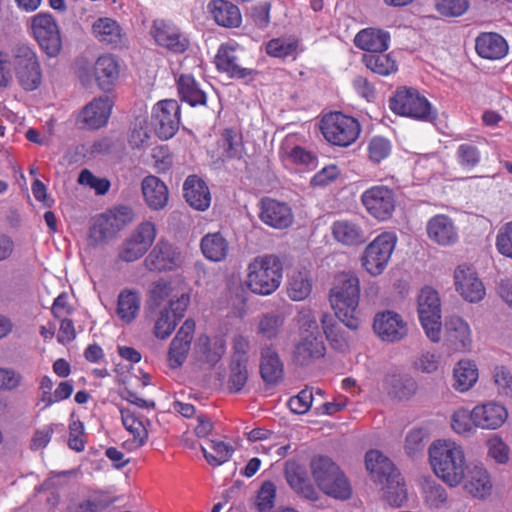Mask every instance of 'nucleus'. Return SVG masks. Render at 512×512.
<instances>
[{"label":"nucleus","instance_id":"1","mask_svg":"<svg viewBox=\"0 0 512 512\" xmlns=\"http://www.w3.org/2000/svg\"><path fill=\"white\" fill-rule=\"evenodd\" d=\"M360 281L352 272H342L335 277L329 293L332 309L346 327L351 330L358 329L359 318Z\"/></svg>","mask_w":512,"mask_h":512},{"label":"nucleus","instance_id":"2","mask_svg":"<svg viewBox=\"0 0 512 512\" xmlns=\"http://www.w3.org/2000/svg\"><path fill=\"white\" fill-rule=\"evenodd\" d=\"M429 460L435 474L451 487L462 482L465 457L455 442L438 440L429 447Z\"/></svg>","mask_w":512,"mask_h":512},{"label":"nucleus","instance_id":"3","mask_svg":"<svg viewBox=\"0 0 512 512\" xmlns=\"http://www.w3.org/2000/svg\"><path fill=\"white\" fill-rule=\"evenodd\" d=\"M246 285L259 295H270L278 289L282 281L283 264L274 254L255 257L248 265Z\"/></svg>","mask_w":512,"mask_h":512},{"label":"nucleus","instance_id":"4","mask_svg":"<svg viewBox=\"0 0 512 512\" xmlns=\"http://www.w3.org/2000/svg\"><path fill=\"white\" fill-rule=\"evenodd\" d=\"M312 476L318 488L326 495L341 501L352 496L350 481L329 457L318 456L311 460Z\"/></svg>","mask_w":512,"mask_h":512},{"label":"nucleus","instance_id":"5","mask_svg":"<svg viewBox=\"0 0 512 512\" xmlns=\"http://www.w3.org/2000/svg\"><path fill=\"white\" fill-rule=\"evenodd\" d=\"M417 312L426 336L432 342L441 339V302L439 294L431 287H424L417 297Z\"/></svg>","mask_w":512,"mask_h":512},{"label":"nucleus","instance_id":"6","mask_svg":"<svg viewBox=\"0 0 512 512\" xmlns=\"http://www.w3.org/2000/svg\"><path fill=\"white\" fill-rule=\"evenodd\" d=\"M12 64L18 83L26 91L37 89L42 81L40 64L35 52L26 44H17L12 50Z\"/></svg>","mask_w":512,"mask_h":512},{"label":"nucleus","instance_id":"7","mask_svg":"<svg viewBox=\"0 0 512 512\" xmlns=\"http://www.w3.org/2000/svg\"><path fill=\"white\" fill-rule=\"evenodd\" d=\"M390 108L398 115L420 120L434 119L428 100L413 88H400L390 98Z\"/></svg>","mask_w":512,"mask_h":512},{"label":"nucleus","instance_id":"8","mask_svg":"<svg viewBox=\"0 0 512 512\" xmlns=\"http://www.w3.org/2000/svg\"><path fill=\"white\" fill-rule=\"evenodd\" d=\"M396 245V237L391 233L377 236L361 256L363 268L372 276H378L387 267Z\"/></svg>","mask_w":512,"mask_h":512},{"label":"nucleus","instance_id":"9","mask_svg":"<svg viewBox=\"0 0 512 512\" xmlns=\"http://www.w3.org/2000/svg\"><path fill=\"white\" fill-rule=\"evenodd\" d=\"M157 235L156 226L149 221L140 223L118 248V258L124 262L140 259L152 246Z\"/></svg>","mask_w":512,"mask_h":512},{"label":"nucleus","instance_id":"10","mask_svg":"<svg viewBox=\"0 0 512 512\" xmlns=\"http://www.w3.org/2000/svg\"><path fill=\"white\" fill-rule=\"evenodd\" d=\"M184 256L181 249L161 238L144 259V266L153 272L173 271L182 266Z\"/></svg>","mask_w":512,"mask_h":512},{"label":"nucleus","instance_id":"11","mask_svg":"<svg viewBox=\"0 0 512 512\" xmlns=\"http://www.w3.org/2000/svg\"><path fill=\"white\" fill-rule=\"evenodd\" d=\"M32 29L41 49L50 57L57 56L62 48L59 27L49 14H38L33 17Z\"/></svg>","mask_w":512,"mask_h":512},{"label":"nucleus","instance_id":"12","mask_svg":"<svg viewBox=\"0 0 512 512\" xmlns=\"http://www.w3.org/2000/svg\"><path fill=\"white\" fill-rule=\"evenodd\" d=\"M366 211L380 221L392 217L395 210V194L387 186H374L366 190L361 196Z\"/></svg>","mask_w":512,"mask_h":512},{"label":"nucleus","instance_id":"13","mask_svg":"<svg viewBox=\"0 0 512 512\" xmlns=\"http://www.w3.org/2000/svg\"><path fill=\"white\" fill-rule=\"evenodd\" d=\"M373 330L383 342L395 343L407 336L408 325L400 314L385 311L375 315Z\"/></svg>","mask_w":512,"mask_h":512},{"label":"nucleus","instance_id":"14","mask_svg":"<svg viewBox=\"0 0 512 512\" xmlns=\"http://www.w3.org/2000/svg\"><path fill=\"white\" fill-rule=\"evenodd\" d=\"M259 208L260 220L274 229H285L293 223L292 210L284 202L263 198L259 203Z\"/></svg>","mask_w":512,"mask_h":512},{"label":"nucleus","instance_id":"15","mask_svg":"<svg viewBox=\"0 0 512 512\" xmlns=\"http://www.w3.org/2000/svg\"><path fill=\"white\" fill-rule=\"evenodd\" d=\"M194 331L195 322L187 319L171 341L168 351V362L171 368H178L186 361Z\"/></svg>","mask_w":512,"mask_h":512},{"label":"nucleus","instance_id":"16","mask_svg":"<svg viewBox=\"0 0 512 512\" xmlns=\"http://www.w3.org/2000/svg\"><path fill=\"white\" fill-rule=\"evenodd\" d=\"M456 290L461 296L473 303L485 296V288L477 273L470 267L459 266L454 274Z\"/></svg>","mask_w":512,"mask_h":512},{"label":"nucleus","instance_id":"17","mask_svg":"<svg viewBox=\"0 0 512 512\" xmlns=\"http://www.w3.org/2000/svg\"><path fill=\"white\" fill-rule=\"evenodd\" d=\"M326 347L322 336H313L305 334L299 336L298 342L294 346L293 361L300 366H308L316 360L324 357Z\"/></svg>","mask_w":512,"mask_h":512},{"label":"nucleus","instance_id":"18","mask_svg":"<svg viewBox=\"0 0 512 512\" xmlns=\"http://www.w3.org/2000/svg\"><path fill=\"white\" fill-rule=\"evenodd\" d=\"M428 238L440 246H452L459 236L454 221L444 214L432 217L426 225Z\"/></svg>","mask_w":512,"mask_h":512},{"label":"nucleus","instance_id":"19","mask_svg":"<svg viewBox=\"0 0 512 512\" xmlns=\"http://www.w3.org/2000/svg\"><path fill=\"white\" fill-rule=\"evenodd\" d=\"M111 109L112 102L108 97L95 99L82 109L77 123L88 128H103L108 123Z\"/></svg>","mask_w":512,"mask_h":512},{"label":"nucleus","instance_id":"20","mask_svg":"<svg viewBox=\"0 0 512 512\" xmlns=\"http://www.w3.org/2000/svg\"><path fill=\"white\" fill-rule=\"evenodd\" d=\"M507 415L505 407L494 402L477 405L472 409L473 424L482 429L499 428L505 422Z\"/></svg>","mask_w":512,"mask_h":512},{"label":"nucleus","instance_id":"21","mask_svg":"<svg viewBox=\"0 0 512 512\" xmlns=\"http://www.w3.org/2000/svg\"><path fill=\"white\" fill-rule=\"evenodd\" d=\"M445 342L454 351H466L471 347L469 325L458 316L449 317L444 324Z\"/></svg>","mask_w":512,"mask_h":512},{"label":"nucleus","instance_id":"22","mask_svg":"<svg viewBox=\"0 0 512 512\" xmlns=\"http://www.w3.org/2000/svg\"><path fill=\"white\" fill-rule=\"evenodd\" d=\"M365 464L373 479L381 484L397 482L399 471L394 464L378 450H370L366 453Z\"/></svg>","mask_w":512,"mask_h":512},{"label":"nucleus","instance_id":"23","mask_svg":"<svg viewBox=\"0 0 512 512\" xmlns=\"http://www.w3.org/2000/svg\"><path fill=\"white\" fill-rule=\"evenodd\" d=\"M462 481L466 492L475 498L483 499L491 493L490 475L482 466H466Z\"/></svg>","mask_w":512,"mask_h":512},{"label":"nucleus","instance_id":"24","mask_svg":"<svg viewBox=\"0 0 512 512\" xmlns=\"http://www.w3.org/2000/svg\"><path fill=\"white\" fill-rule=\"evenodd\" d=\"M151 128H178L180 125V106L175 100L158 102L151 114Z\"/></svg>","mask_w":512,"mask_h":512},{"label":"nucleus","instance_id":"25","mask_svg":"<svg viewBox=\"0 0 512 512\" xmlns=\"http://www.w3.org/2000/svg\"><path fill=\"white\" fill-rule=\"evenodd\" d=\"M152 33L159 45L175 53H183L188 48V40L163 20L154 21Z\"/></svg>","mask_w":512,"mask_h":512},{"label":"nucleus","instance_id":"26","mask_svg":"<svg viewBox=\"0 0 512 512\" xmlns=\"http://www.w3.org/2000/svg\"><path fill=\"white\" fill-rule=\"evenodd\" d=\"M186 202L194 209L204 211L210 206L211 195L206 183L196 175L187 177L183 184Z\"/></svg>","mask_w":512,"mask_h":512},{"label":"nucleus","instance_id":"27","mask_svg":"<svg viewBox=\"0 0 512 512\" xmlns=\"http://www.w3.org/2000/svg\"><path fill=\"white\" fill-rule=\"evenodd\" d=\"M144 200L152 210L163 209L168 202V188L163 181L154 175L146 176L141 183Z\"/></svg>","mask_w":512,"mask_h":512},{"label":"nucleus","instance_id":"28","mask_svg":"<svg viewBox=\"0 0 512 512\" xmlns=\"http://www.w3.org/2000/svg\"><path fill=\"white\" fill-rule=\"evenodd\" d=\"M390 35L388 32L377 28H366L357 33L354 44L368 54L384 52L388 49Z\"/></svg>","mask_w":512,"mask_h":512},{"label":"nucleus","instance_id":"29","mask_svg":"<svg viewBox=\"0 0 512 512\" xmlns=\"http://www.w3.org/2000/svg\"><path fill=\"white\" fill-rule=\"evenodd\" d=\"M92 31L97 40L111 47L122 46L125 35L120 25L111 18H99L92 26Z\"/></svg>","mask_w":512,"mask_h":512},{"label":"nucleus","instance_id":"30","mask_svg":"<svg viewBox=\"0 0 512 512\" xmlns=\"http://www.w3.org/2000/svg\"><path fill=\"white\" fill-rule=\"evenodd\" d=\"M384 389L391 398L408 400L416 393L418 385L409 375L390 374L384 379Z\"/></svg>","mask_w":512,"mask_h":512},{"label":"nucleus","instance_id":"31","mask_svg":"<svg viewBox=\"0 0 512 512\" xmlns=\"http://www.w3.org/2000/svg\"><path fill=\"white\" fill-rule=\"evenodd\" d=\"M476 51L479 56L487 59H500L506 55L508 45L497 33H482L476 39Z\"/></svg>","mask_w":512,"mask_h":512},{"label":"nucleus","instance_id":"32","mask_svg":"<svg viewBox=\"0 0 512 512\" xmlns=\"http://www.w3.org/2000/svg\"><path fill=\"white\" fill-rule=\"evenodd\" d=\"M260 374L267 384H276L283 376V364L272 346L261 349Z\"/></svg>","mask_w":512,"mask_h":512},{"label":"nucleus","instance_id":"33","mask_svg":"<svg viewBox=\"0 0 512 512\" xmlns=\"http://www.w3.org/2000/svg\"><path fill=\"white\" fill-rule=\"evenodd\" d=\"M334 238L347 246L362 244L366 241V234L362 227L349 220H338L332 225Z\"/></svg>","mask_w":512,"mask_h":512},{"label":"nucleus","instance_id":"34","mask_svg":"<svg viewBox=\"0 0 512 512\" xmlns=\"http://www.w3.org/2000/svg\"><path fill=\"white\" fill-rule=\"evenodd\" d=\"M285 475L290 487L298 494L311 501L318 499V493L306 477L305 471L302 467L294 463L287 464L285 468Z\"/></svg>","mask_w":512,"mask_h":512},{"label":"nucleus","instance_id":"35","mask_svg":"<svg viewBox=\"0 0 512 512\" xmlns=\"http://www.w3.org/2000/svg\"><path fill=\"white\" fill-rule=\"evenodd\" d=\"M214 20L220 26L232 28L241 23L239 8L227 0H212L209 4Z\"/></svg>","mask_w":512,"mask_h":512},{"label":"nucleus","instance_id":"36","mask_svg":"<svg viewBox=\"0 0 512 512\" xmlns=\"http://www.w3.org/2000/svg\"><path fill=\"white\" fill-rule=\"evenodd\" d=\"M94 75L98 85L103 90H109L110 86L119 77V65L112 55L100 56L94 65Z\"/></svg>","mask_w":512,"mask_h":512},{"label":"nucleus","instance_id":"37","mask_svg":"<svg viewBox=\"0 0 512 512\" xmlns=\"http://www.w3.org/2000/svg\"><path fill=\"white\" fill-rule=\"evenodd\" d=\"M197 352L201 354V361L214 366L224 355L226 343L223 337H214L212 339L203 336L200 337L196 345Z\"/></svg>","mask_w":512,"mask_h":512},{"label":"nucleus","instance_id":"38","mask_svg":"<svg viewBox=\"0 0 512 512\" xmlns=\"http://www.w3.org/2000/svg\"><path fill=\"white\" fill-rule=\"evenodd\" d=\"M453 387L459 392L468 391L478 379L476 364L469 360L459 361L453 370Z\"/></svg>","mask_w":512,"mask_h":512},{"label":"nucleus","instance_id":"39","mask_svg":"<svg viewBox=\"0 0 512 512\" xmlns=\"http://www.w3.org/2000/svg\"><path fill=\"white\" fill-rule=\"evenodd\" d=\"M200 246L203 255L214 262L224 260L229 249L228 242L219 232L205 235Z\"/></svg>","mask_w":512,"mask_h":512},{"label":"nucleus","instance_id":"40","mask_svg":"<svg viewBox=\"0 0 512 512\" xmlns=\"http://www.w3.org/2000/svg\"><path fill=\"white\" fill-rule=\"evenodd\" d=\"M284 322L285 317L280 313H264L258 319L257 335L267 340H273L281 333Z\"/></svg>","mask_w":512,"mask_h":512},{"label":"nucleus","instance_id":"41","mask_svg":"<svg viewBox=\"0 0 512 512\" xmlns=\"http://www.w3.org/2000/svg\"><path fill=\"white\" fill-rule=\"evenodd\" d=\"M242 134L241 130H224L219 140V147L222 148L221 159L223 161L240 159L242 156Z\"/></svg>","mask_w":512,"mask_h":512},{"label":"nucleus","instance_id":"42","mask_svg":"<svg viewBox=\"0 0 512 512\" xmlns=\"http://www.w3.org/2000/svg\"><path fill=\"white\" fill-rule=\"evenodd\" d=\"M234 49L221 46L216 55V65L219 70L225 71L232 77L245 78L246 76L253 73L252 70L247 68H241L236 63V57L234 56Z\"/></svg>","mask_w":512,"mask_h":512},{"label":"nucleus","instance_id":"43","mask_svg":"<svg viewBox=\"0 0 512 512\" xmlns=\"http://www.w3.org/2000/svg\"><path fill=\"white\" fill-rule=\"evenodd\" d=\"M178 92L183 101L191 106L204 105L206 103L205 93L198 87L191 75H181L178 79Z\"/></svg>","mask_w":512,"mask_h":512},{"label":"nucleus","instance_id":"44","mask_svg":"<svg viewBox=\"0 0 512 512\" xmlns=\"http://www.w3.org/2000/svg\"><path fill=\"white\" fill-rule=\"evenodd\" d=\"M140 308V298L133 291H123L118 296L117 315L126 323L135 319Z\"/></svg>","mask_w":512,"mask_h":512},{"label":"nucleus","instance_id":"45","mask_svg":"<svg viewBox=\"0 0 512 512\" xmlns=\"http://www.w3.org/2000/svg\"><path fill=\"white\" fill-rule=\"evenodd\" d=\"M119 231L106 216L105 213L99 215L89 231L90 240L94 245L106 242L114 238Z\"/></svg>","mask_w":512,"mask_h":512},{"label":"nucleus","instance_id":"46","mask_svg":"<svg viewBox=\"0 0 512 512\" xmlns=\"http://www.w3.org/2000/svg\"><path fill=\"white\" fill-rule=\"evenodd\" d=\"M362 60L368 69L379 75L386 76L397 70L396 61L383 52L365 54Z\"/></svg>","mask_w":512,"mask_h":512},{"label":"nucleus","instance_id":"47","mask_svg":"<svg viewBox=\"0 0 512 512\" xmlns=\"http://www.w3.org/2000/svg\"><path fill=\"white\" fill-rule=\"evenodd\" d=\"M121 417L124 427L133 435L137 447L143 446L148 439V432L142 421L138 420L129 409H122Z\"/></svg>","mask_w":512,"mask_h":512},{"label":"nucleus","instance_id":"48","mask_svg":"<svg viewBox=\"0 0 512 512\" xmlns=\"http://www.w3.org/2000/svg\"><path fill=\"white\" fill-rule=\"evenodd\" d=\"M209 448L211 451L202 447V452L207 462L214 466L221 465L228 461L233 452V448L223 441L211 440Z\"/></svg>","mask_w":512,"mask_h":512},{"label":"nucleus","instance_id":"49","mask_svg":"<svg viewBox=\"0 0 512 512\" xmlns=\"http://www.w3.org/2000/svg\"><path fill=\"white\" fill-rule=\"evenodd\" d=\"M319 128H360V123L354 117L333 111L322 116Z\"/></svg>","mask_w":512,"mask_h":512},{"label":"nucleus","instance_id":"50","mask_svg":"<svg viewBox=\"0 0 512 512\" xmlns=\"http://www.w3.org/2000/svg\"><path fill=\"white\" fill-rule=\"evenodd\" d=\"M311 292V284L305 272H297L289 281L288 295L294 301L305 299Z\"/></svg>","mask_w":512,"mask_h":512},{"label":"nucleus","instance_id":"51","mask_svg":"<svg viewBox=\"0 0 512 512\" xmlns=\"http://www.w3.org/2000/svg\"><path fill=\"white\" fill-rule=\"evenodd\" d=\"M423 493L425 500L433 507H440L447 501V492L445 488L432 480H426L423 484Z\"/></svg>","mask_w":512,"mask_h":512},{"label":"nucleus","instance_id":"52","mask_svg":"<svg viewBox=\"0 0 512 512\" xmlns=\"http://www.w3.org/2000/svg\"><path fill=\"white\" fill-rule=\"evenodd\" d=\"M296 321L299 326V336L311 334L313 336H322L317 324L316 316L309 308H302L297 316Z\"/></svg>","mask_w":512,"mask_h":512},{"label":"nucleus","instance_id":"53","mask_svg":"<svg viewBox=\"0 0 512 512\" xmlns=\"http://www.w3.org/2000/svg\"><path fill=\"white\" fill-rule=\"evenodd\" d=\"M321 133L332 145L347 147L358 139L360 130H321Z\"/></svg>","mask_w":512,"mask_h":512},{"label":"nucleus","instance_id":"54","mask_svg":"<svg viewBox=\"0 0 512 512\" xmlns=\"http://www.w3.org/2000/svg\"><path fill=\"white\" fill-rule=\"evenodd\" d=\"M248 379L247 363L231 362L227 387L231 392L240 391Z\"/></svg>","mask_w":512,"mask_h":512},{"label":"nucleus","instance_id":"55","mask_svg":"<svg viewBox=\"0 0 512 512\" xmlns=\"http://www.w3.org/2000/svg\"><path fill=\"white\" fill-rule=\"evenodd\" d=\"M385 498L393 506H401L407 498L406 489L401 475L397 477V482L384 483Z\"/></svg>","mask_w":512,"mask_h":512},{"label":"nucleus","instance_id":"56","mask_svg":"<svg viewBox=\"0 0 512 512\" xmlns=\"http://www.w3.org/2000/svg\"><path fill=\"white\" fill-rule=\"evenodd\" d=\"M469 8L468 0H438L437 11L445 17H458L464 14Z\"/></svg>","mask_w":512,"mask_h":512},{"label":"nucleus","instance_id":"57","mask_svg":"<svg viewBox=\"0 0 512 512\" xmlns=\"http://www.w3.org/2000/svg\"><path fill=\"white\" fill-rule=\"evenodd\" d=\"M177 319L174 318L168 309L160 312L154 326V334L157 338L166 339L174 331L177 325Z\"/></svg>","mask_w":512,"mask_h":512},{"label":"nucleus","instance_id":"58","mask_svg":"<svg viewBox=\"0 0 512 512\" xmlns=\"http://www.w3.org/2000/svg\"><path fill=\"white\" fill-rule=\"evenodd\" d=\"M472 410L458 409L454 412L451 420L453 430L462 435H468L473 431Z\"/></svg>","mask_w":512,"mask_h":512},{"label":"nucleus","instance_id":"59","mask_svg":"<svg viewBox=\"0 0 512 512\" xmlns=\"http://www.w3.org/2000/svg\"><path fill=\"white\" fill-rule=\"evenodd\" d=\"M116 229L120 232L134 219L132 208L128 206H118L105 212Z\"/></svg>","mask_w":512,"mask_h":512},{"label":"nucleus","instance_id":"60","mask_svg":"<svg viewBox=\"0 0 512 512\" xmlns=\"http://www.w3.org/2000/svg\"><path fill=\"white\" fill-rule=\"evenodd\" d=\"M276 497V486L271 481H264L261 485L256 506L260 512H266L274 506V500Z\"/></svg>","mask_w":512,"mask_h":512},{"label":"nucleus","instance_id":"61","mask_svg":"<svg viewBox=\"0 0 512 512\" xmlns=\"http://www.w3.org/2000/svg\"><path fill=\"white\" fill-rule=\"evenodd\" d=\"M494 383L502 396H512V373L505 366H497L493 371Z\"/></svg>","mask_w":512,"mask_h":512},{"label":"nucleus","instance_id":"62","mask_svg":"<svg viewBox=\"0 0 512 512\" xmlns=\"http://www.w3.org/2000/svg\"><path fill=\"white\" fill-rule=\"evenodd\" d=\"M78 182L93 188L98 195L106 194L110 187V182L106 178H98L87 169L81 171Z\"/></svg>","mask_w":512,"mask_h":512},{"label":"nucleus","instance_id":"63","mask_svg":"<svg viewBox=\"0 0 512 512\" xmlns=\"http://www.w3.org/2000/svg\"><path fill=\"white\" fill-rule=\"evenodd\" d=\"M312 401V391L304 389L300 391L298 395L289 399L288 406L293 413L304 414L310 409Z\"/></svg>","mask_w":512,"mask_h":512},{"label":"nucleus","instance_id":"64","mask_svg":"<svg viewBox=\"0 0 512 512\" xmlns=\"http://www.w3.org/2000/svg\"><path fill=\"white\" fill-rule=\"evenodd\" d=\"M496 247L502 255L512 258V222L505 224L499 230Z\"/></svg>","mask_w":512,"mask_h":512}]
</instances>
